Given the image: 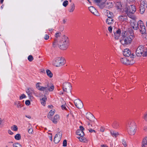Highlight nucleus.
<instances>
[{
  "label": "nucleus",
  "instance_id": "obj_21",
  "mask_svg": "<svg viewBox=\"0 0 147 147\" xmlns=\"http://www.w3.org/2000/svg\"><path fill=\"white\" fill-rule=\"evenodd\" d=\"M119 20L121 22L127 21V17L126 16H121L119 17Z\"/></svg>",
  "mask_w": 147,
  "mask_h": 147
},
{
  "label": "nucleus",
  "instance_id": "obj_50",
  "mask_svg": "<svg viewBox=\"0 0 147 147\" xmlns=\"http://www.w3.org/2000/svg\"><path fill=\"white\" fill-rule=\"evenodd\" d=\"M25 104L27 105H29L30 104V102L29 100H27L26 101Z\"/></svg>",
  "mask_w": 147,
  "mask_h": 147
},
{
  "label": "nucleus",
  "instance_id": "obj_26",
  "mask_svg": "<svg viewBox=\"0 0 147 147\" xmlns=\"http://www.w3.org/2000/svg\"><path fill=\"white\" fill-rule=\"evenodd\" d=\"M77 138H78L80 142H86L87 140L85 138L83 137H77Z\"/></svg>",
  "mask_w": 147,
  "mask_h": 147
},
{
  "label": "nucleus",
  "instance_id": "obj_29",
  "mask_svg": "<svg viewBox=\"0 0 147 147\" xmlns=\"http://www.w3.org/2000/svg\"><path fill=\"white\" fill-rule=\"evenodd\" d=\"M47 100L46 96H44L43 98L41 99V104L45 106V102Z\"/></svg>",
  "mask_w": 147,
  "mask_h": 147
},
{
  "label": "nucleus",
  "instance_id": "obj_33",
  "mask_svg": "<svg viewBox=\"0 0 147 147\" xmlns=\"http://www.w3.org/2000/svg\"><path fill=\"white\" fill-rule=\"evenodd\" d=\"M15 105H16L17 108H20L22 107V104L20 101L15 102Z\"/></svg>",
  "mask_w": 147,
  "mask_h": 147
},
{
  "label": "nucleus",
  "instance_id": "obj_7",
  "mask_svg": "<svg viewBox=\"0 0 147 147\" xmlns=\"http://www.w3.org/2000/svg\"><path fill=\"white\" fill-rule=\"evenodd\" d=\"M139 27L138 29L140 30V32L142 34H145L146 32V28L143 22L141 20L138 21Z\"/></svg>",
  "mask_w": 147,
  "mask_h": 147
},
{
  "label": "nucleus",
  "instance_id": "obj_48",
  "mask_svg": "<svg viewBox=\"0 0 147 147\" xmlns=\"http://www.w3.org/2000/svg\"><path fill=\"white\" fill-rule=\"evenodd\" d=\"M67 145V141L66 140H64L63 142V146H66Z\"/></svg>",
  "mask_w": 147,
  "mask_h": 147
},
{
  "label": "nucleus",
  "instance_id": "obj_16",
  "mask_svg": "<svg viewBox=\"0 0 147 147\" xmlns=\"http://www.w3.org/2000/svg\"><path fill=\"white\" fill-rule=\"evenodd\" d=\"M121 33V31L119 29L117 30L116 32H114V38L115 39L117 40L119 39Z\"/></svg>",
  "mask_w": 147,
  "mask_h": 147
},
{
  "label": "nucleus",
  "instance_id": "obj_27",
  "mask_svg": "<svg viewBox=\"0 0 147 147\" xmlns=\"http://www.w3.org/2000/svg\"><path fill=\"white\" fill-rule=\"evenodd\" d=\"M112 126L114 128L117 129L119 127V123L117 121H114L112 124Z\"/></svg>",
  "mask_w": 147,
  "mask_h": 147
},
{
  "label": "nucleus",
  "instance_id": "obj_28",
  "mask_svg": "<svg viewBox=\"0 0 147 147\" xmlns=\"http://www.w3.org/2000/svg\"><path fill=\"white\" fill-rule=\"evenodd\" d=\"M86 118L89 120L91 121L92 119H94L95 117L92 114L89 113L86 116Z\"/></svg>",
  "mask_w": 147,
  "mask_h": 147
},
{
  "label": "nucleus",
  "instance_id": "obj_63",
  "mask_svg": "<svg viewBox=\"0 0 147 147\" xmlns=\"http://www.w3.org/2000/svg\"><path fill=\"white\" fill-rule=\"evenodd\" d=\"M49 138L51 140V141H52V136L51 135L50 136H49Z\"/></svg>",
  "mask_w": 147,
  "mask_h": 147
},
{
  "label": "nucleus",
  "instance_id": "obj_61",
  "mask_svg": "<svg viewBox=\"0 0 147 147\" xmlns=\"http://www.w3.org/2000/svg\"><path fill=\"white\" fill-rule=\"evenodd\" d=\"M101 147H108L106 145H101Z\"/></svg>",
  "mask_w": 147,
  "mask_h": 147
},
{
  "label": "nucleus",
  "instance_id": "obj_10",
  "mask_svg": "<svg viewBox=\"0 0 147 147\" xmlns=\"http://www.w3.org/2000/svg\"><path fill=\"white\" fill-rule=\"evenodd\" d=\"M75 106L78 109H81L83 106L82 102L79 99L75 100L74 101Z\"/></svg>",
  "mask_w": 147,
  "mask_h": 147
},
{
  "label": "nucleus",
  "instance_id": "obj_4",
  "mask_svg": "<svg viewBox=\"0 0 147 147\" xmlns=\"http://www.w3.org/2000/svg\"><path fill=\"white\" fill-rule=\"evenodd\" d=\"M137 128L135 123L133 122L128 123L127 130L129 134L131 135H134L136 131Z\"/></svg>",
  "mask_w": 147,
  "mask_h": 147
},
{
  "label": "nucleus",
  "instance_id": "obj_58",
  "mask_svg": "<svg viewBox=\"0 0 147 147\" xmlns=\"http://www.w3.org/2000/svg\"><path fill=\"white\" fill-rule=\"evenodd\" d=\"M36 92V94H34L37 97H39V96H40V94L38 93H37V92Z\"/></svg>",
  "mask_w": 147,
  "mask_h": 147
},
{
  "label": "nucleus",
  "instance_id": "obj_46",
  "mask_svg": "<svg viewBox=\"0 0 147 147\" xmlns=\"http://www.w3.org/2000/svg\"><path fill=\"white\" fill-rule=\"evenodd\" d=\"M26 97V95L24 94H23L20 97V99H22L24 98H25Z\"/></svg>",
  "mask_w": 147,
  "mask_h": 147
},
{
  "label": "nucleus",
  "instance_id": "obj_22",
  "mask_svg": "<svg viewBox=\"0 0 147 147\" xmlns=\"http://www.w3.org/2000/svg\"><path fill=\"white\" fill-rule=\"evenodd\" d=\"M59 117L58 115H56L55 116L53 119H51L53 122L54 123L56 124L57 123L58 121L59 120Z\"/></svg>",
  "mask_w": 147,
  "mask_h": 147
},
{
  "label": "nucleus",
  "instance_id": "obj_62",
  "mask_svg": "<svg viewBox=\"0 0 147 147\" xmlns=\"http://www.w3.org/2000/svg\"><path fill=\"white\" fill-rule=\"evenodd\" d=\"M26 117L29 119H30L31 118V117L30 115H26Z\"/></svg>",
  "mask_w": 147,
  "mask_h": 147
},
{
  "label": "nucleus",
  "instance_id": "obj_64",
  "mask_svg": "<svg viewBox=\"0 0 147 147\" xmlns=\"http://www.w3.org/2000/svg\"><path fill=\"white\" fill-rule=\"evenodd\" d=\"M144 129L145 131H146L147 130V128L146 127H144Z\"/></svg>",
  "mask_w": 147,
  "mask_h": 147
},
{
  "label": "nucleus",
  "instance_id": "obj_53",
  "mask_svg": "<svg viewBox=\"0 0 147 147\" xmlns=\"http://www.w3.org/2000/svg\"><path fill=\"white\" fill-rule=\"evenodd\" d=\"M95 1L97 3L100 2L101 4L102 3V2H103V0H95Z\"/></svg>",
  "mask_w": 147,
  "mask_h": 147
},
{
  "label": "nucleus",
  "instance_id": "obj_30",
  "mask_svg": "<svg viewBox=\"0 0 147 147\" xmlns=\"http://www.w3.org/2000/svg\"><path fill=\"white\" fill-rule=\"evenodd\" d=\"M107 16L108 18H113V13L109 11H107Z\"/></svg>",
  "mask_w": 147,
  "mask_h": 147
},
{
  "label": "nucleus",
  "instance_id": "obj_56",
  "mask_svg": "<svg viewBox=\"0 0 147 147\" xmlns=\"http://www.w3.org/2000/svg\"><path fill=\"white\" fill-rule=\"evenodd\" d=\"M105 128L103 127H101L100 129V131L102 132H103L105 130Z\"/></svg>",
  "mask_w": 147,
  "mask_h": 147
},
{
  "label": "nucleus",
  "instance_id": "obj_43",
  "mask_svg": "<svg viewBox=\"0 0 147 147\" xmlns=\"http://www.w3.org/2000/svg\"><path fill=\"white\" fill-rule=\"evenodd\" d=\"M28 60L30 61H32L33 59V57L31 55H29L28 57Z\"/></svg>",
  "mask_w": 147,
  "mask_h": 147
},
{
  "label": "nucleus",
  "instance_id": "obj_40",
  "mask_svg": "<svg viewBox=\"0 0 147 147\" xmlns=\"http://www.w3.org/2000/svg\"><path fill=\"white\" fill-rule=\"evenodd\" d=\"M11 129L13 130L16 131L18 130V128L17 126L14 125L11 127Z\"/></svg>",
  "mask_w": 147,
  "mask_h": 147
},
{
  "label": "nucleus",
  "instance_id": "obj_34",
  "mask_svg": "<svg viewBox=\"0 0 147 147\" xmlns=\"http://www.w3.org/2000/svg\"><path fill=\"white\" fill-rule=\"evenodd\" d=\"M116 5L118 9H121L122 8V5L120 2H117L116 3Z\"/></svg>",
  "mask_w": 147,
  "mask_h": 147
},
{
  "label": "nucleus",
  "instance_id": "obj_8",
  "mask_svg": "<svg viewBox=\"0 0 147 147\" xmlns=\"http://www.w3.org/2000/svg\"><path fill=\"white\" fill-rule=\"evenodd\" d=\"M123 55L126 57H129L131 58H133L134 57V55L133 53L131 54L130 50L128 49H126L124 50L123 52Z\"/></svg>",
  "mask_w": 147,
  "mask_h": 147
},
{
  "label": "nucleus",
  "instance_id": "obj_47",
  "mask_svg": "<svg viewBox=\"0 0 147 147\" xmlns=\"http://www.w3.org/2000/svg\"><path fill=\"white\" fill-rule=\"evenodd\" d=\"M122 143L123 144V145L125 147H126L127 146V144L126 142L125 141V140H124V139L122 140Z\"/></svg>",
  "mask_w": 147,
  "mask_h": 147
},
{
  "label": "nucleus",
  "instance_id": "obj_41",
  "mask_svg": "<svg viewBox=\"0 0 147 147\" xmlns=\"http://www.w3.org/2000/svg\"><path fill=\"white\" fill-rule=\"evenodd\" d=\"M29 128L28 129V132L29 134H32L33 133V129L31 127H29Z\"/></svg>",
  "mask_w": 147,
  "mask_h": 147
},
{
  "label": "nucleus",
  "instance_id": "obj_15",
  "mask_svg": "<svg viewBox=\"0 0 147 147\" xmlns=\"http://www.w3.org/2000/svg\"><path fill=\"white\" fill-rule=\"evenodd\" d=\"M121 62L127 65H132L133 63H131V62L126 58H121L120 59Z\"/></svg>",
  "mask_w": 147,
  "mask_h": 147
},
{
  "label": "nucleus",
  "instance_id": "obj_19",
  "mask_svg": "<svg viewBox=\"0 0 147 147\" xmlns=\"http://www.w3.org/2000/svg\"><path fill=\"white\" fill-rule=\"evenodd\" d=\"M139 25L138 22L137 23L136 22H133L131 24L132 27L135 30H137L138 28Z\"/></svg>",
  "mask_w": 147,
  "mask_h": 147
},
{
  "label": "nucleus",
  "instance_id": "obj_14",
  "mask_svg": "<svg viewBox=\"0 0 147 147\" xmlns=\"http://www.w3.org/2000/svg\"><path fill=\"white\" fill-rule=\"evenodd\" d=\"M46 92H47L48 91L50 92L52 91L54 89V87L53 85L50 84L49 83H47V85H46Z\"/></svg>",
  "mask_w": 147,
  "mask_h": 147
},
{
  "label": "nucleus",
  "instance_id": "obj_39",
  "mask_svg": "<svg viewBox=\"0 0 147 147\" xmlns=\"http://www.w3.org/2000/svg\"><path fill=\"white\" fill-rule=\"evenodd\" d=\"M21 136L20 134H17L15 136V138L16 140H19L21 139Z\"/></svg>",
  "mask_w": 147,
  "mask_h": 147
},
{
  "label": "nucleus",
  "instance_id": "obj_6",
  "mask_svg": "<svg viewBox=\"0 0 147 147\" xmlns=\"http://www.w3.org/2000/svg\"><path fill=\"white\" fill-rule=\"evenodd\" d=\"M123 11L126 13L127 15L130 14L134 13L136 11V8L135 6L134 5H131L128 7H126L123 10Z\"/></svg>",
  "mask_w": 147,
  "mask_h": 147
},
{
  "label": "nucleus",
  "instance_id": "obj_1",
  "mask_svg": "<svg viewBox=\"0 0 147 147\" xmlns=\"http://www.w3.org/2000/svg\"><path fill=\"white\" fill-rule=\"evenodd\" d=\"M69 44L68 37L65 35H63L59 40L55 38L53 42V47L55 48L58 47L61 50H65L68 48Z\"/></svg>",
  "mask_w": 147,
  "mask_h": 147
},
{
  "label": "nucleus",
  "instance_id": "obj_13",
  "mask_svg": "<svg viewBox=\"0 0 147 147\" xmlns=\"http://www.w3.org/2000/svg\"><path fill=\"white\" fill-rule=\"evenodd\" d=\"M26 92L29 97H31L32 94H36L35 91L33 88H29L26 90Z\"/></svg>",
  "mask_w": 147,
  "mask_h": 147
},
{
  "label": "nucleus",
  "instance_id": "obj_49",
  "mask_svg": "<svg viewBox=\"0 0 147 147\" xmlns=\"http://www.w3.org/2000/svg\"><path fill=\"white\" fill-rule=\"evenodd\" d=\"M49 38V36L47 34H46L45 35L44 37V38L45 40H48V39Z\"/></svg>",
  "mask_w": 147,
  "mask_h": 147
},
{
  "label": "nucleus",
  "instance_id": "obj_11",
  "mask_svg": "<svg viewBox=\"0 0 147 147\" xmlns=\"http://www.w3.org/2000/svg\"><path fill=\"white\" fill-rule=\"evenodd\" d=\"M101 5L102 8H103L104 7L108 8L111 7L112 5V3L109 1H106L105 2L103 1V2H102Z\"/></svg>",
  "mask_w": 147,
  "mask_h": 147
},
{
  "label": "nucleus",
  "instance_id": "obj_45",
  "mask_svg": "<svg viewBox=\"0 0 147 147\" xmlns=\"http://www.w3.org/2000/svg\"><path fill=\"white\" fill-rule=\"evenodd\" d=\"M47 88L46 87V86H42L41 87V88L40 91H45L46 92H46Z\"/></svg>",
  "mask_w": 147,
  "mask_h": 147
},
{
  "label": "nucleus",
  "instance_id": "obj_17",
  "mask_svg": "<svg viewBox=\"0 0 147 147\" xmlns=\"http://www.w3.org/2000/svg\"><path fill=\"white\" fill-rule=\"evenodd\" d=\"M89 11L93 14L96 16H98V12L97 10L93 7L91 6L89 8Z\"/></svg>",
  "mask_w": 147,
  "mask_h": 147
},
{
  "label": "nucleus",
  "instance_id": "obj_54",
  "mask_svg": "<svg viewBox=\"0 0 147 147\" xmlns=\"http://www.w3.org/2000/svg\"><path fill=\"white\" fill-rule=\"evenodd\" d=\"M8 133L11 135H12L13 134V133L10 130H9L8 131Z\"/></svg>",
  "mask_w": 147,
  "mask_h": 147
},
{
  "label": "nucleus",
  "instance_id": "obj_24",
  "mask_svg": "<svg viewBox=\"0 0 147 147\" xmlns=\"http://www.w3.org/2000/svg\"><path fill=\"white\" fill-rule=\"evenodd\" d=\"M76 134L80 137H83L84 135V133L83 131L81 130H78L76 131Z\"/></svg>",
  "mask_w": 147,
  "mask_h": 147
},
{
  "label": "nucleus",
  "instance_id": "obj_35",
  "mask_svg": "<svg viewBox=\"0 0 147 147\" xmlns=\"http://www.w3.org/2000/svg\"><path fill=\"white\" fill-rule=\"evenodd\" d=\"M46 73L47 75L50 78H51L53 76V74L49 70H46Z\"/></svg>",
  "mask_w": 147,
  "mask_h": 147
},
{
  "label": "nucleus",
  "instance_id": "obj_9",
  "mask_svg": "<svg viewBox=\"0 0 147 147\" xmlns=\"http://www.w3.org/2000/svg\"><path fill=\"white\" fill-rule=\"evenodd\" d=\"M62 135V133L59 132L56 134L54 140V142L55 144L58 143L61 140Z\"/></svg>",
  "mask_w": 147,
  "mask_h": 147
},
{
  "label": "nucleus",
  "instance_id": "obj_12",
  "mask_svg": "<svg viewBox=\"0 0 147 147\" xmlns=\"http://www.w3.org/2000/svg\"><path fill=\"white\" fill-rule=\"evenodd\" d=\"M71 86L70 83H66L63 85V91L67 92V90L70 91Z\"/></svg>",
  "mask_w": 147,
  "mask_h": 147
},
{
  "label": "nucleus",
  "instance_id": "obj_42",
  "mask_svg": "<svg viewBox=\"0 0 147 147\" xmlns=\"http://www.w3.org/2000/svg\"><path fill=\"white\" fill-rule=\"evenodd\" d=\"M13 147H22L21 144L18 143L13 144Z\"/></svg>",
  "mask_w": 147,
  "mask_h": 147
},
{
  "label": "nucleus",
  "instance_id": "obj_20",
  "mask_svg": "<svg viewBox=\"0 0 147 147\" xmlns=\"http://www.w3.org/2000/svg\"><path fill=\"white\" fill-rule=\"evenodd\" d=\"M114 22V21L113 18H108L106 20V22L109 25L112 24Z\"/></svg>",
  "mask_w": 147,
  "mask_h": 147
},
{
  "label": "nucleus",
  "instance_id": "obj_44",
  "mask_svg": "<svg viewBox=\"0 0 147 147\" xmlns=\"http://www.w3.org/2000/svg\"><path fill=\"white\" fill-rule=\"evenodd\" d=\"M68 4V2L67 0H65L63 2V5L65 7H66Z\"/></svg>",
  "mask_w": 147,
  "mask_h": 147
},
{
  "label": "nucleus",
  "instance_id": "obj_52",
  "mask_svg": "<svg viewBox=\"0 0 147 147\" xmlns=\"http://www.w3.org/2000/svg\"><path fill=\"white\" fill-rule=\"evenodd\" d=\"M108 30L109 32H111L112 31V27L111 26H110L108 28Z\"/></svg>",
  "mask_w": 147,
  "mask_h": 147
},
{
  "label": "nucleus",
  "instance_id": "obj_31",
  "mask_svg": "<svg viewBox=\"0 0 147 147\" xmlns=\"http://www.w3.org/2000/svg\"><path fill=\"white\" fill-rule=\"evenodd\" d=\"M140 6L144 7H147V3L145 1H142L141 3Z\"/></svg>",
  "mask_w": 147,
  "mask_h": 147
},
{
  "label": "nucleus",
  "instance_id": "obj_59",
  "mask_svg": "<svg viewBox=\"0 0 147 147\" xmlns=\"http://www.w3.org/2000/svg\"><path fill=\"white\" fill-rule=\"evenodd\" d=\"M61 108L63 109H65V110L66 109V107L64 105H62L61 106Z\"/></svg>",
  "mask_w": 147,
  "mask_h": 147
},
{
  "label": "nucleus",
  "instance_id": "obj_18",
  "mask_svg": "<svg viewBox=\"0 0 147 147\" xmlns=\"http://www.w3.org/2000/svg\"><path fill=\"white\" fill-rule=\"evenodd\" d=\"M147 146V136L144 137L142 142V147H146Z\"/></svg>",
  "mask_w": 147,
  "mask_h": 147
},
{
  "label": "nucleus",
  "instance_id": "obj_60",
  "mask_svg": "<svg viewBox=\"0 0 147 147\" xmlns=\"http://www.w3.org/2000/svg\"><path fill=\"white\" fill-rule=\"evenodd\" d=\"M54 30L53 28H49L48 30L50 32H52Z\"/></svg>",
  "mask_w": 147,
  "mask_h": 147
},
{
  "label": "nucleus",
  "instance_id": "obj_2",
  "mask_svg": "<svg viewBox=\"0 0 147 147\" xmlns=\"http://www.w3.org/2000/svg\"><path fill=\"white\" fill-rule=\"evenodd\" d=\"M123 38L120 40V42L123 45H127L130 44L134 36L133 30L129 29L127 31H123L121 34Z\"/></svg>",
  "mask_w": 147,
  "mask_h": 147
},
{
  "label": "nucleus",
  "instance_id": "obj_36",
  "mask_svg": "<svg viewBox=\"0 0 147 147\" xmlns=\"http://www.w3.org/2000/svg\"><path fill=\"white\" fill-rule=\"evenodd\" d=\"M145 10V8L140 6V12L141 14H143Z\"/></svg>",
  "mask_w": 147,
  "mask_h": 147
},
{
  "label": "nucleus",
  "instance_id": "obj_38",
  "mask_svg": "<svg viewBox=\"0 0 147 147\" xmlns=\"http://www.w3.org/2000/svg\"><path fill=\"white\" fill-rule=\"evenodd\" d=\"M41 84V83L38 82L36 84V88L39 90H40L41 87L42 86L40 85Z\"/></svg>",
  "mask_w": 147,
  "mask_h": 147
},
{
  "label": "nucleus",
  "instance_id": "obj_5",
  "mask_svg": "<svg viewBox=\"0 0 147 147\" xmlns=\"http://www.w3.org/2000/svg\"><path fill=\"white\" fill-rule=\"evenodd\" d=\"M65 63V61L63 57L56 58L53 60V65L58 67L62 66Z\"/></svg>",
  "mask_w": 147,
  "mask_h": 147
},
{
  "label": "nucleus",
  "instance_id": "obj_25",
  "mask_svg": "<svg viewBox=\"0 0 147 147\" xmlns=\"http://www.w3.org/2000/svg\"><path fill=\"white\" fill-rule=\"evenodd\" d=\"M75 6L74 4V3H72L69 9V11L70 12H73L75 9Z\"/></svg>",
  "mask_w": 147,
  "mask_h": 147
},
{
  "label": "nucleus",
  "instance_id": "obj_32",
  "mask_svg": "<svg viewBox=\"0 0 147 147\" xmlns=\"http://www.w3.org/2000/svg\"><path fill=\"white\" fill-rule=\"evenodd\" d=\"M111 135L113 137H117L118 135H119L118 132L114 131H111Z\"/></svg>",
  "mask_w": 147,
  "mask_h": 147
},
{
  "label": "nucleus",
  "instance_id": "obj_51",
  "mask_svg": "<svg viewBox=\"0 0 147 147\" xmlns=\"http://www.w3.org/2000/svg\"><path fill=\"white\" fill-rule=\"evenodd\" d=\"M143 118L145 121H147V112L145 114Z\"/></svg>",
  "mask_w": 147,
  "mask_h": 147
},
{
  "label": "nucleus",
  "instance_id": "obj_3",
  "mask_svg": "<svg viewBox=\"0 0 147 147\" xmlns=\"http://www.w3.org/2000/svg\"><path fill=\"white\" fill-rule=\"evenodd\" d=\"M136 54L137 56H147V50L145 49L144 46L140 45L136 49Z\"/></svg>",
  "mask_w": 147,
  "mask_h": 147
},
{
  "label": "nucleus",
  "instance_id": "obj_57",
  "mask_svg": "<svg viewBox=\"0 0 147 147\" xmlns=\"http://www.w3.org/2000/svg\"><path fill=\"white\" fill-rule=\"evenodd\" d=\"M80 129H79V130H81L82 131H83L84 130V128L82 126H80Z\"/></svg>",
  "mask_w": 147,
  "mask_h": 147
},
{
  "label": "nucleus",
  "instance_id": "obj_55",
  "mask_svg": "<svg viewBox=\"0 0 147 147\" xmlns=\"http://www.w3.org/2000/svg\"><path fill=\"white\" fill-rule=\"evenodd\" d=\"M89 131L90 132H91V133H92V132H95V131L92 129H89Z\"/></svg>",
  "mask_w": 147,
  "mask_h": 147
},
{
  "label": "nucleus",
  "instance_id": "obj_37",
  "mask_svg": "<svg viewBox=\"0 0 147 147\" xmlns=\"http://www.w3.org/2000/svg\"><path fill=\"white\" fill-rule=\"evenodd\" d=\"M61 33L59 32H57L55 34V38L57 39V40H58V38L60 37L61 36Z\"/></svg>",
  "mask_w": 147,
  "mask_h": 147
},
{
  "label": "nucleus",
  "instance_id": "obj_23",
  "mask_svg": "<svg viewBox=\"0 0 147 147\" xmlns=\"http://www.w3.org/2000/svg\"><path fill=\"white\" fill-rule=\"evenodd\" d=\"M55 112V109L50 111L47 115L48 118L50 119L51 120V116L54 114Z\"/></svg>",
  "mask_w": 147,
  "mask_h": 147
}]
</instances>
